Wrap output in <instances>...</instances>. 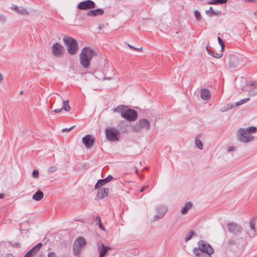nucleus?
I'll list each match as a JSON object with an SVG mask.
<instances>
[{
	"instance_id": "f257e3e1",
	"label": "nucleus",
	"mask_w": 257,
	"mask_h": 257,
	"mask_svg": "<svg viewBox=\"0 0 257 257\" xmlns=\"http://www.w3.org/2000/svg\"><path fill=\"white\" fill-rule=\"evenodd\" d=\"M198 246L193 249L194 257H212L214 249L206 241L200 240L197 243Z\"/></svg>"
},
{
	"instance_id": "f03ea898",
	"label": "nucleus",
	"mask_w": 257,
	"mask_h": 257,
	"mask_svg": "<svg viewBox=\"0 0 257 257\" xmlns=\"http://www.w3.org/2000/svg\"><path fill=\"white\" fill-rule=\"evenodd\" d=\"M256 132L257 128L253 126L247 128H240L237 131L236 136L239 141L247 143L253 140L254 136L252 134H255Z\"/></svg>"
},
{
	"instance_id": "7ed1b4c3",
	"label": "nucleus",
	"mask_w": 257,
	"mask_h": 257,
	"mask_svg": "<svg viewBox=\"0 0 257 257\" xmlns=\"http://www.w3.org/2000/svg\"><path fill=\"white\" fill-rule=\"evenodd\" d=\"M97 55V52L94 49H82L79 55L80 63L83 68L88 67L93 56Z\"/></svg>"
},
{
	"instance_id": "20e7f679",
	"label": "nucleus",
	"mask_w": 257,
	"mask_h": 257,
	"mask_svg": "<svg viewBox=\"0 0 257 257\" xmlns=\"http://www.w3.org/2000/svg\"><path fill=\"white\" fill-rule=\"evenodd\" d=\"M150 128V122L146 118H142L139 120L138 123L134 128V131L136 132H139L141 130L148 131Z\"/></svg>"
},
{
	"instance_id": "39448f33",
	"label": "nucleus",
	"mask_w": 257,
	"mask_h": 257,
	"mask_svg": "<svg viewBox=\"0 0 257 257\" xmlns=\"http://www.w3.org/2000/svg\"><path fill=\"white\" fill-rule=\"evenodd\" d=\"M86 244V241L84 237L80 236L74 241L73 244V252L75 255L79 254L82 248Z\"/></svg>"
},
{
	"instance_id": "423d86ee",
	"label": "nucleus",
	"mask_w": 257,
	"mask_h": 257,
	"mask_svg": "<svg viewBox=\"0 0 257 257\" xmlns=\"http://www.w3.org/2000/svg\"><path fill=\"white\" fill-rule=\"evenodd\" d=\"M168 211V208L166 205H160L158 206L156 208L157 212L153 217V221H156L162 218Z\"/></svg>"
},
{
	"instance_id": "0eeeda50",
	"label": "nucleus",
	"mask_w": 257,
	"mask_h": 257,
	"mask_svg": "<svg viewBox=\"0 0 257 257\" xmlns=\"http://www.w3.org/2000/svg\"><path fill=\"white\" fill-rule=\"evenodd\" d=\"M118 131L114 128H107L105 130V135L108 140L111 142H116L119 140L118 137Z\"/></svg>"
},
{
	"instance_id": "6e6552de",
	"label": "nucleus",
	"mask_w": 257,
	"mask_h": 257,
	"mask_svg": "<svg viewBox=\"0 0 257 257\" xmlns=\"http://www.w3.org/2000/svg\"><path fill=\"white\" fill-rule=\"evenodd\" d=\"M64 44L67 48H78V43L73 38L67 36L63 38Z\"/></svg>"
},
{
	"instance_id": "1a4fd4ad",
	"label": "nucleus",
	"mask_w": 257,
	"mask_h": 257,
	"mask_svg": "<svg viewBox=\"0 0 257 257\" xmlns=\"http://www.w3.org/2000/svg\"><path fill=\"white\" fill-rule=\"evenodd\" d=\"M121 116L129 121H135L138 117V113L136 111L132 109H125Z\"/></svg>"
},
{
	"instance_id": "9d476101",
	"label": "nucleus",
	"mask_w": 257,
	"mask_h": 257,
	"mask_svg": "<svg viewBox=\"0 0 257 257\" xmlns=\"http://www.w3.org/2000/svg\"><path fill=\"white\" fill-rule=\"evenodd\" d=\"M227 227L228 230L231 233L237 235L242 231L241 226L234 222H230L227 223Z\"/></svg>"
},
{
	"instance_id": "9b49d317",
	"label": "nucleus",
	"mask_w": 257,
	"mask_h": 257,
	"mask_svg": "<svg viewBox=\"0 0 257 257\" xmlns=\"http://www.w3.org/2000/svg\"><path fill=\"white\" fill-rule=\"evenodd\" d=\"M96 7L94 2L91 0H87L80 2L77 6V9L81 10H87L95 8Z\"/></svg>"
},
{
	"instance_id": "f8f14e48",
	"label": "nucleus",
	"mask_w": 257,
	"mask_h": 257,
	"mask_svg": "<svg viewBox=\"0 0 257 257\" xmlns=\"http://www.w3.org/2000/svg\"><path fill=\"white\" fill-rule=\"evenodd\" d=\"M94 137L90 135H86L82 139L83 144L87 148L91 147L94 142Z\"/></svg>"
},
{
	"instance_id": "ddd939ff",
	"label": "nucleus",
	"mask_w": 257,
	"mask_h": 257,
	"mask_svg": "<svg viewBox=\"0 0 257 257\" xmlns=\"http://www.w3.org/2000/svg\"><path fill=\"white\" fill-rule=\"evenodd\" d=\"M247 235L250 238L257 236V230L255 227L254 220H251L249 222V229L247 230Z\"/></svg>"
},
{
	"instance_id": "4468645a",
	"label": "nucleus",
	"mask_w": 257,
	"mask_h": 257,
	"mask_svg": "<svg viewBox=\"0 0 257 257\" xmlns=\"http://www.w3.org/2000/svg\"><path fill=\"white\" fill-rule=\"evenodd\" d=\"M97 248L99 251V257H103L108 250L111 249L109 246H105L101 242L97 244Z\"/></svg>"
},
{
	"instance_id": "2eb2a0df",
	"label": "nucleus",
	"mask_w": 257,
	"mask_h": 257,
	"mask_svg": "<svg viewBox=\"0 0 257 257\" xmlns=\"http://www.w3.org/2000/svg\"><path fill=\"white\" fill-rule=\"evenodd\" d=\"M10 9L21 15L25 16L29 15V13L27 10L22 7H19L15 5H12L10 7Z\"/></svg>"
},
{
	"instance_id": "dca6fc26",
	"label": "nucleus",
	"mask_w": 257,
	"mask_h": 257,
	"mask_svg": "<svg viewBox=\"0 0 257 257\" xmlns=\"http://www.w3.org/2000/svg\"><path fill=\"white\" fill-rule=\"evenodd\" d=\"M113 177L111 175H109L104 179L98 180L96 184L95 185V189H98L99 186L104 185L105 184L110 182L113 179Z\"/></svg>"
},
{
	"instance_id": "f3484780",
	"label": "nucleus",
	"mask_w": 257,
	"mask_h": 257,
	"mask_svg": "<svg viewBox=\"0 0 257 257\" xmlns=\"http://www.w3.org/2000/svg\"><path fill=\"white\" fill-rule=\"evenodd\" d=\"M241 59H239L235 55L231 54L229 57V64L232 67L235 68L239 65Z\"/></svg>"
},
{
	"instance_id": "a211bd4d",
	"label": "nucleus",
	"mask_w": 257,
	"mask_h": 257,
	"mask_svg": "<svg viewBox=\"0 0 257 257\" xmlns=\"http://www.w3.org/2000/svg\"><path fill=\"white\" fill-rule=\"evenodd\" d=\"M103 14L104 11L102 9H97L88 11L87 13V15L90 17H95L97 16H101Z\"/></svg>"
},
{
	"instance_id": "6ab92c4d",
	"label": "nucleus",
	"mask_w": 257,
	"mask_h": 257,
	"mask_svg": "<svg viewBox=\"0 0 257 257\" xmlns=\"http://www.w3.org/2000/svg\"><path fill=\"white\" fill-rule=\"evenodd\" d=\"M109 192L108 188H100L98 190L97 197L100 199H103L106 197Z\"/></svg>"
},
{
	"instance_id": "aec40b11",
	"label": "nucleus",
	"mask_w": 257,
	"mask_h": 257,
	"mask_svg": "<svg viewBox=\"0 0 257 257\" xmlns=\"http://www.w3.org/2000/svg\"><path fill=\"white\" fill-rule=\"evenodd\" d=\"M127 126L128 125L126 124L125 121H121L117 124V130L120 133H126L127 132Z\"/></svg>"
},
{
	"instance_id": "412c9836",
	"label": "nucleus",
	"mask_w": 257,
	"mask_h": 257,
	"mask_svg": "<svg viewBox=\"0 0 257 257\" xmlns=\"http://www.w3.org/2000/svg\"><path fill=\"white\" fill-rule=\"evenodd\" d=\"M200 96L202 99L205 100H209L211 97L209 91L205 88L201 90Z\"/></svg>"
},
{
	"instance_id": "4be33fe9",
	"label": "nucleus",
	"mask_w": 257,
	"mask_h": 257,
	"mask_svg": "<svg viewBox=\"0 0 257 257\" xmlns=\"http://www.w3.org/2000/svg\"><path fill=\"white\" fill-rule=\"evenodd\" d=\"M208 53L211 56L216 58H220L223 56L222 51L223 49H221L219 53H215L211 51V49H206Z\"/></svg>"
},
{
	"instance_id": "5701e85b",
	"label": "nucleus",
	"mask_w": 257,
	"mask_h": 257,
	"mask_svg": "<svg viewBox=\"0 0 257 257\" xmlns=\"http://www.w3.org/2000/svg\"><path fill=\"white\" fill-rule=\"evenodd\" d=\"M43 197V192L40 190H38L33 195L32 199L35 201H40Z\"/></svg>"
},
{
	"instance_id": "b1692460",
	"label": "nucleus",
	"mask_w": 257,
	"mask_h": 257,
	"mask_svg": "<svg viewBox=\"0 0 257 257\" xmlns=\"http://www.w3.org/2000/svg\"><path fill=\"white\" fill-rule=\"evenodd\" d=\"M192 203L190 202L186 203L182 209L181 210L180 212L182 214H186L188 210L192 207Z\"/></svg>"
},
{
	"instance_id": "393cba45",
	"label": "nucleus",
	"mask_w": 257,
	"mask_h": 257,
	"mask_svg": "<svg viewBox=\"0 0 257 257\" xmlns=\"http://www.w3.org/2000/svg\"><path fill=\"white\" fill-rule=\"evenodd\" d=\"M237 106H238V104L236 102L233 103H228L224 107L223 109H220V111L222 112L227 111Z\"/></svg>"
},
{
	"instance_id": "a878e982",
	"label": "nucleus",
	"mask_w": 257,
	"mask_h": 257,
	"mask_svg": "<svg viewBox=\"0 0 257 257\" xmlns=\"http://www.w3.org/2000/svg\"><path fill=\"white\" fill-rule=\"evenodd\" d=\"M64 52L65 49H52V54L57 57L61 56Z\"/></svg>"
},
{
	"instance_id": "bb28decb",
	"label": "nucleus",
	"mask_w": 257,
	"mask_h": 257,
	"mask_svg": "<svg viewBox=\"0 0 257 257\" xmlns=\"http://www.w3.org/2000/svg\"><path fill=\"white\" fill-rule=\"evenodd\" d=\"M195 142L196 147L200 150H202L203 148V143L200 141L199 138L197 137L195 138Z\"/></svg>"
},
{
	"instance_id": "cd10ccee",
	"label": "nucleus",
	"mask_w": 257,
	"mask_h": 257,
	"mask_svg": "<svg viewBox=\"0 0 257 257\" xmlns=\"http://www.w3.org/2000/svg\"><path fill=\"white\" fill-rule=\"evenodd\" d=\"M248 95L250 96H253L257 94V85L254 87H251L248 90Z\"/></svg>"
},
{
	"instance_id": "c85d7f7f",
	"label": "nucleus",
	"mask_w": 257,
	"mask_h": 257,
	"mask_svg": "<svg viewBox=\"0 0 257 257\" xmlns=\"http://www.w3.org/2000/svg\"><path fill=\"white\" fill-rule=\"evenodd\" d=\"M62 108L63 110H64L66 111H69L71 110V107L69 104L68 100L63 101V105Z\"/></svg>"
},
{
	"instance_id": "c756f323",
	"label": "nucleus",
	"mask_w": 257,
	"mask_h": 257,
	"mask_svg": "<svg viewBox=\"0 0 257 257\" xmlns=\"http://www.w3.org/2000/svg\"><path fill=\"white\" fill-rule=\"evenodd\" d=\"M125 109V107L124 105H122L120 106H117L116 108H115L113 109V111L114 112L120 113V114L121 115V114H123V112H124Z\"/></svg>"
},
{
	"instance_id": "7c9ffc66",
	"label": "nucleus",
	"mask_w": 257,
	"mask_h": 257,
	"mask_svg": "<svg viewBox=\"0 0 257 257\" xmlns=\"http://www.w3.org/2000/svg\"><path fill=\"white\" fill-rule=\"evenodd\" d=\"M42 246V244L41 243H38L36 245L32 247L31 250H32L35 254H36L39 251Z\"/></svg>"
},
{
	"instance_id": "2f4dec72",
	"label": "nucleus",
	"mask_w": 257,
	"mask_h": 257,
	"mask_svg": "<svg viewBox=\"0 0 257 257\" xmlns=\"http://www.w3.org/2000/svg\"><path fill=\"white\" fill-rule=\"evenodd\" d=\"M249 100H250V98L247 97V98H245L244 99H242L240 100H239L238 102H236L238 104V106H239V105H241L244 104V103L248 101Z\"/></svg>"
},
{
	"instance_id": "473e14b6",
	"label": "nucleus",
	"mask_w": 257,
	"mask_h": 257,
	"mask_svg": "<svg viewBox=\"0 0 257 257\" xmlns=\"http://www.w3.org/2000/svg\"><path fill=\"white\" fill-rule=\"evenodd\" d=\"M194 233V232L193 231H190L185 237V241L187 242L189 240L193 235Z\"/></svg>"
},
{
	"instance_id": "72a5a7b5",
	"label": "nucleus",
	"mask_w": 257,
	"mask_h": 257,
	"mask_svg": "<svg viewBox=\"0 0 257 257\" xmlns=\"http://www.w3.org/2000/svg\"><path fill=\"white\" fill-rule=\"evenodd\" d=\"M227 0H213L211 4H223L227 2Z\"/></svg>"
},
{
	"instance_id": "f704fd0d",
	"label": "nucleus",
	"mask_w": 257,
	"mask_h": 257,
	"mask_svg": "<svg viewBox=\"0 0 257 257\" xmlns=\"http://www.w3.org/2000/svg\"><path fill=\"white\" fill-rule=\"evenodd\" d=\"M36 254H35L32 250H30L27 252L24 257H33Z\"/></svg>"
},
{
	"instance_id": "c9c22d12",
	"label": "nucleus",
	"mask_w": 257,
	"mask_h": 257,
	"mask_svg": "<svg viewBox=\"0 0 257 257\" xmlns=\"http://www.w3.org/2000/svg\"><path fill=\"white\" fill-rule=\"evenodd\" d=\"M194 15H195V17L196 18V19L198 21H200L201 20V19L200 13L198 11H195L194 12Z\"/></svg>"
},
{
	"instance_id": "e433bc0d",
	"label": "nucleus",
	"mask_w": 257,
	"mask_h": 257,
	"mask_svg": "<svg viewBox=\"0 0 257 257\" xmlns=\"http://www.w3.org/2000/svg\"><path fill=\"white\" fill-rule=\"evenodd\" d=\"M206 13H207L210 16H213L216 15V13L213 11L212 7H210L209 8V10L208 11H206Z\"/></svg>"
},
{
	"instance_id": "4c0bfd02",
	"label": "nucleus",
	"mask_w": 257,
	"mask_h": 257,
	"mask_svg": "<svg viewBox=\"0 0 257 257\" xmlns=\"http://www.w3.org/2000/svg\"><path fill=\"white\" fill-rule=\"evenodd\" d=\"M218 43L219 44H220V45L221 46V48H224L225 47V45H224V42L221 39L220 37H218Z\"/></svg>"
},
{
	"instance_id": "58836bf2",
	"label": "nucleus",
	"mask_w": 257,
	"mask_h": 257,
	"mask_svg": "<svg viewBox=\"0 0 257 257\" xmlns=\"http://www.w3.org/2000/svg\"><path fill=\"white\" fill-rule=\"evenodd\" d=\"M39 171L37 170H34L32 172V176L35 178H37L39 176Z\"/></svg>"
},
{
	"instance_id": "ea45409f",
	"label": "nucleus",
	"mask_w": 257,
	"mask_h": 257,
	"mask_svg": "<svg viewBox=\"0 0 257 257\" xmlns=\"http://www.w3.org/2000/svg\"><path fill=\"white\" fill-rule=\"evenodd\" d=\"M56 170H57L56 167H55V166H52V167H50L48 169V171L49 173H52L54 172L55 171H56Z\"/></svg>"
},
{
	"instance_id": "a19ab883",
	"label": "nucleus",
	"mask_w": 257,
	"mask_h": 257,
	"mask_svg": "<svg viewBox=\"0 0 257 257\" xmlns=\"http://www.w3.org/2000/svg\"><path fill=\"white\" fill-rule=\"evenodd\" d=\"M51 48H63V47L62 45L58 43H56L53 45Z\"/></svg>"
},
{
	"instance_id": "79ce46f5",
	"label": "nucleus",
	"mask_w": 257,
	"mask_h": 257,
	"mask_svg": "<svg viewBox=\"0 0 257 257\" xmlns=\"http://www.w3.org/2000/svg\"><path fill=\"white\" fill-rule=\"evenodd\" d=\"M68 53L71 55H74L76 53L77 49H67Z\"/></svg>"
},
{
	"instance_id": "37998d69",
	"label": "nucleus",
	"mask_w": 257,
	"mask_h": 257,
	"mask_svg": "<svg viewBox=\"0 0 257 257\" xmlns=\"http://www.w3.org/2000/svg\"><path fill=\"white\" fill-rule=\"evenodd\" d=\"M48 257H57V256L54 252L51 251V252H50L48 253Z\"/></svg>"
},
{
	"instance_id": "c03bdc74",
	"label": "nucleus",
	"mask_w": 257,
	"mask_h": 257,
	"mask_svg": "<svg viewBox=\"0 0 257 257\" xmlns=\"http://www.w3.org/2000/svg\"><path fill=\"white\" fill-rule=\"evenodd\" d=\"M75 127V125H73L69 128H63L62 130V131L63 132H69L70 131V130H71L73 128H74Z\"/></svg>"
},
{
	"instance_id": "a18cd8bd",
	"label": "nucleus",
	"mask_w": 257,
	"mask_h": 257,
	"mask_svg": "<svg viewBox=\"0 0 257 257\" xmlns=\"http://www.w3.org/2000/svg\"><path fill=\"white\" fill-rule=\"evenodd\" d=\"M235 149V147L234 146H230L228 148L227 150L229 152L234 151Z\"/></svg>"
},
{
	"instance_id": "49530a36",
	"label": "nucleus",
	"mask_w": 257,
	"mask_h": 257,
	"mask_svg": "<svg viewBox=\"0 0 257 257\" xmlns=\"http://www.w3.org/2000/svg\"><path fill=\"white\" fill-rule=\"evenodd\" d=\"M6 20V17L3 15H0V21L5 22Z\"/></svg>"
},
{
	"instance_id": "de8ad7c7",
	"label": "nucleus",
	"mask_w": 257,
	"mask_h": 257,
	"mask_svg": "<svg viewBox=\"0 0 257 257\" xmlns=\"http://www.w3.org/2000/svg\"><path fill=\"white\" fill-rule=\"evenodd\" d=\"M249 84L251 87H254V86H255L254 85L255 84V82L251 81L249 82Z\"/></svg>"
},
{
	"instance_id": "09e8293b",
	"label": "nucleus",
	"mask_w": 257,
	"mask_h": 257,
	"mask_svg": "<svg viewBox=\"0 0 257 257\" xmlns=\"http://www.w3.org/2000/svg\"><path fill=\"white\" fill-rule=\"evenodd\" d=\"M63 110L62 108H57V109H56L54 110V111L55 112V113H59L60 112H61V111Z\"/></svg>"
},
{
	"instance_id": "8fccbe9b",
	"label": "nucleus",
	"mask_w": 257,
	"mask_h": 257,
	"mask_svg": "<svg viewBox=\"0 0 257 257\" xmlns=\"http://www.w3.org/2000/svg\"><path fill=\"white\" fill-rule=\"evenodd\" d=\"M149 187L148 186H143L140 190V192H143L145 190L148 189Z\"/></svg>"
},
{
	"instance_id": "3c124183",
	"label": "nucleus",
	"mask_w": 257,
	"mask_h": 257,
	"mask_svg": "<svg viewBox=\"0 0 257 257\" xmlns=\"http://www.w3.org/2000/svg\"><path fill=\"white\" fill-rule=\"evenodd\" d=\"M98 224H99V227L103 230H105V228L104 227V226L102 225L101 224V222H100L98 223Z\"/></svg>"
},
{
	"instance_id": "603ef678",
	"label": "nucleus",
	"mask_w": 257,
	"mask_h": 257,
	"mask_svg": "<svg viewBox=\"0 0 257 257\" xmlns=\"http://www.w3.org/2000/svg\"><path fill=\"white\" fill-rule=\"evenodd\" d=\"M228 243L230 245H233L235 244V241L234 240H229Z\"/></svg>"
},
{
	"instance_id": "864d4df0",
	"label": "nucleus",
	"mask_w": 257,
	"mask_h": 257,
	"mask_svg": "<svg viewBox=\"0 0 257 257\" xmlns=\"http://www.w3.org/2000/svg\"><path fill=\"white\" fill-rule=\"evenodd\" d=\"M5 257H14V256L11 253H7Z\"/></svg>"
},
{
	"instance_id": "5fc2aeb1",
	"label": "nucleus",
	"mask_w": 257,
	"mask_h": 257,
	"mask_svg": "<svg viewBox=\"0 0 257 257\" xmlns=\"http://www.w3.org/2000/svg\"><path fill=\"white\" fill-rule=\"evenodd\" d=\"M96 221H97L98 223L101 222V219L99 216H96Z\"/></svg>"
},
{
	"instance_id": "6e6d98bb",
	"label": "nucleus",
	"mask_w": 257,
	"mask_h": 257,
	"mask_svg": "<svg viewBox=\"0 0 257 257\" xmlns=\"http://www.w3.org/2000/svg\"><path fill=\"white\" fill-rule=\"evenodd\" d=\"M4 79V77L3 76V75L0 73V83L2 82V81Z\"/></svg>"
},
{
	"instance_id": "4d7b16f0",
	"label": "nucleus",
	"mask_w": 257,
	"mask_h": 257,
	"mask_svg": "<svg viewBox=\"0 0 257 257\" xmlns=\"http://www.w3.org/2000/svg\"><path fill=\"white\" fill-rule=\"evenodd\" d=\"M127 46L130 48H131V49H133V48H137V47H135L132 46L130 45V44H127Z\"/></svg>"
},
{
	"instance_id": "13d9d810",
	"label": "nucleus",
	"mask_w": 257,
	"mask_h": 257,
	"mask_svg": "<svg viewBox=\"0 0 257 257\" xmlns=\"http://www.w3.org/2000/svg\"><path fill=\"white\" fill-rule=\"evenodd\" d=\"M16 247H19L20 246V245L19 243H15V245H14Z\"/></svg>"
},
{
	"instance_id": "bf43d9fd",
	"label": "nucleus",
	"mask_w": 257,
	"mask_h": 257,
	"mask_svg": "<svg viewBox=\"0 0 257 257\" xmlns=\"http://www.w3.org/2000/svg\"><path fill=\"white\" fill-rule=\"evenodd\" d=\"M5 195L3 193H0V198L2 199L4 197Z\"/></svg>"
},
{
	"instance_id": "052dcab7",
	"label": "nucleus",
	"mask_w": 257,
	"mask_h": 257,
	"mask_svg": "<svg viewBox=\"0 0 257 257\" xmlns=\"http://www.w3.org/2000/svg\"><path fill=\"white\" fill-rule=\"evenodd\" d=\"M20 94L21 95H22L24 94V91L23 90H21L20 92Z\"/></svg>"
},
{
	"instance_id": "680f3d73",
	"label": "nucleus",
	"mask_w": 257,
	"mask_h": 257,
	"mask_svg": "<svg viewBox=\"0 0 257 257\" xmlns=\"http://www.w3.org/2000/svg\"><path fill=\"white\" fill-rule=\"evenodd\" d=\"M254 15L255 16V17L257 18V12L254 13Z\"/></svg>"
},
{
	"instance_id": "e2e57ef3",
	"label": "nucleus",
	"mask_w": 257,
	"mask_h": 257,
	"mask_svg": "<svg viewBox=\"0 0 257 257\" xmlns=\"http://www.w3.org/2000/svg\"><path fill=\"white\" fill-rule=\"evenodd\" d=\"M136 50L139 51H142V49H136Z\"/></svg>"
},
{
	"instance_id": "0e129e2a",
	"label": "nucleus",
	"mask_w": 257,
	"mask_h": 257,
	"mask_svg": "<svg viewBox=\"0 0 257 257\" xmlns=\"http://www.w3.org/2000/svg\"><path fill=\"white\" fill-rule=\"evenodd\" d=\"M83 48H85V49H86V48H90L89 47H84Z\"/></svg>"
},
{
	"instance_id": "69168bd1",
	"label": "nucleus",
	"mask_w": 257,
	"mask_h": 257,
	"mask_svg": "<svg viewBox=\"0 0 257 257\" xmlns=\"http://www.w3.org/2000/svg\"><path fill=\"white\" fill-rule=\"evenodd\" d=\"M138 172V169H137L136 170V173H137Z\"/></svg>"
},
{
	"instance_id": "338daca9",
	"label": "nucleus",
	"mask_w": 257,
	"mask_h": 257,
	"mask_svg": "<svg viewBox=\"0 0 257 257\" xmlns=\"http://www.w3.org/2000/svg\"><path fill=\"white\" fill-rule=\"evenodd\" d=\"M206 49H207L208 48V46H206V47H205Z\"/></svg>"
},
{
	"instance_id": "774afa93",
	"label": "nucleus",
	"mask_w": 257,
	"mask_h": 257,
	"mask_svg": "<svg viewBox=\"0 0 257 257\" xmlns=\"http://www.w3.org/2000/svg\"><path fill=\"white\" fill-rule=\"evenodd\" d=\"M255 257H257V255L255 256Z\"/></svg>"
}]
</instances>
